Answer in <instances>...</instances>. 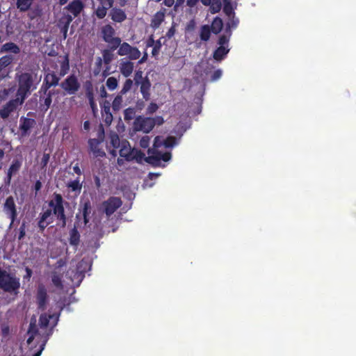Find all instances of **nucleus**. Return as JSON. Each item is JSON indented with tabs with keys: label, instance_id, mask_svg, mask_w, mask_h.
<instances>
[{
	"label": "nucleus",
	"instance_id": "e2e57ef3",
	"mask_svg": "<svg viewBox=\"0 0 356 356\" xmlns=\"http://www.w3.org/2000/svg\"><path fill=\"white\" fill-rule=\"evenodd\" d=\"M133 85V81L130 79L126 80L122 89H131Z\"/></svg>",
	"mask_w": 356,
	"mask_h": 356
},
{
	"label": "nucleus",
	"instance_id": "ea45409f",
	"mask_svg": "<svg viewBox=\"0 0 356 356\" xmlns=\"http://www.w3.org/2000/svg\"><path fill=\"white\" fill-rule=\"evenodd\" d=\"M102 57H97L96 58L95 66L93 68V74L97 76L101 74L102 70Z\"/></svg>",
	"mask_w": 356,
	"mask_h": 356
},
{
	"label": "nucleus",
	"instance_id": "3c124183",
	"mask_svg": "<svg viewBox=\"0 0 356 356\" xmlns=\"http://www.w3.org/2000/svg\"><path fill=\"white\" fill-rule=\"evenodd\" d=\"M50 159L49 154L44 153L42 155V158L40 161V168L42 170H44L46 168Z\"/></svg>",
	"mask_w": 356,
	"mask_h": 356
},
{
	"label": "nucleus",
	"instance_id": "f704fd0d",
	"mask_svg": "<svg viewBox=\"0 0 356 356\" xmlns=\"http://www.w3.org/2000/svg\"><path fill=\"white\" fill-rule=\"evenodd\" d=\"M110 145L115 149L119 148L122 145V140L115 132H111L109 135Z\"/></svg>",
	"mask_w": 356,
	"mask_h": 356
},
{
	"label": "nucleus",
	"instance_id": "a19ab883",
	"mask_svg": "<svg viewBox=\"0 0 356 356\" xmlns=\"http://www.w3.org/2000/svg\"><path fill=\"white\" fill-rule=\"evenodd\" d=\"M238 24V19L235 18L234 16H232L229 18L228 22L227 23L226 32L229 33V35H231V29L236 28Z\"/></svg>",
	"mask_w": 356,
	"mask_h": 356
},
{
	"label": "nucleus",
	"instance_id": "4d7b16f0",
	"mask_svg": "<svg viewBox=\"0 0 356 356\" xmlns=\"http://www.w3.org/2000/svg\"><path fill=\"white\" fill-rule=\"evenodd\" d=\"M101 5H105L110 8L113 6L115 0H97Z\"/></svg>",
	"mask_w": 356,
	"mask_h": 356
},
{
	"label": "nucleus",
	"instance_id": "aec40b11",
	"mask_svg": "<svg viewBox=\"0 0 356 356\" xmlns=\"http://www.w3.org/2000/svg\"><path fill=\"white\" fill-rule=\"evenodd\" d=\"M60 80V77L58 76L54 72L47 73L45 75L43 86L41 89H49L50 87L56 86Z\"/></svg>",
	"mask_w": 356,
	"mask_h": 356
},
{
	"label": "nucleus",
	"instance_id": "72a5a7b5",
	"mask_svg": "<svg viewBox=\"0 0 356 356\" xmlns=\"http://www.w3.org/2000/svg\"><path fill=\"white\" fill-rule=\"evenodd\" d=\"M211 31L209 25L202 26L200 32V37L201 40L204 42L208 41L211 37Z\"/></svg>",
	"mask_w": 356,
	"mask_h": 356
},
{
	"label": "nucleus",
	"instance_id": "13d9d810",
	"mask_svg": "<svg viewBox=\"0 0 356 356\" xmlns=\"http://www.w3.org/2000/svg\"><path fill=\"white\" fill-rule=\"evenodd\" d=\"M224 12L226 15L228 16H230L231 15L234 14L232 8L230 4H226L224 7Z\"/></svg>",
	"mask_w": 356,
	"mask_h": 356
},
{
	"label": "nucleus",
	"instance_id": "bf43d9fd",
	"mask_svg": "<svg viewBox=\"0 0 356 356\" xmlns=\"http://www.w3.org/2000/svg\"><path fill=\"white\" fill-rule=\"evenodd\" d=\"M25 271H26V275H24V279L29 280L30 278L31 277L32 275H33V271L29 267H26L25 268Z\"/></svg>",
	"mask_w": 356,
	"mask_h": 356
},
{
	"label": "nucleus",
	"instance_id": "0e129e2a",
	"mask_svg": "<svg viewBox=\"0 0 356 356\" xmlns=\"http://www.w3.org/2000/svg\"><path fill=\"white\" fill-rule=\"evenodd\" d=\"M161 47V43L159 41L157 42V44H156L152 51L153 56H156L158 54L159 49Z\"/></svg>",
	"mask_w": 356,
	"mask_h": 356
},
{
	"label": "nucleus",
	"instance_id": "f257e3e1",
	"mask_svg": "<svg viewBox=\"0 0 356 356\" xmlns=\"http://www.w3.org/2000/svg\"><path fill=\"white\" fill-rule=\"evenodd\" d=\"M65 204L66 202L62 195L54 193L52 198L48 201L49 209L39 214L38 227L40 232H43L47 227L54 222V217L58 222V225L65 227L67 225V218L65 214Z\"/></svg>",
	"mask_w": 356,
	"mask_h": 356
},
{
	"label": "nucleus",
	"instance_id": "052dcab7",
	"mask_svg": "<svg viewBox=\"0 0 356 356\" xmlns=\"http://www.w3.org/2000/svg\"><path fill=\"white\" fill-rule=\"evenodd\" d=\"M110 70H111V66H106V65L105 69L104 70H102V72H101L102 76L103 78L107 77L110 74V73H111Z\"/></svg>",
	"mask_w": 356,
	"mask_h": 356
},
{
	"label": "nucleus",
	"instance_id": "8fccbe9b",
	"mask_svg": "<svg viewBox=\"0 0 356 356\" xmlns=\"http://www.w3.org/2000/svg\"><path fill=\"white\" fill-rule=\"evenodd\" d=\"M229 35L227 36L226 35H222L219 37L218 44L220 47L225 46L228 47V42L229 40Z\"/></svg>",
	"mask_w": 356,
	"mask_h": 356
},
{
	"label": "nucleus",
	"instance_id": "1a4fd4ad",
	"mask_svg": "<svg viewBox=\"0 0 356 356\" xmlns=\"http://www.w3.org/2000/svg\"><path fill=\"white\" fill-rule=\"evenodd\" d=\"M118 48V54L120 56H127L129 60H137L141 56L140 50L136 47H133L126 42H121Z\"/></svg>",
	"mask_w": 356,
	"mask_h": 356
},
{
	"label": "nucleus",
	"instance_id": "9d476101",
	"mask_svg": "<svg viewBox=\"0 0 356 356\" xmlns=\"http://www.w3.org/2000/svg\"><path fill=\"white\" fill-rule=\"evenodd\" d=\"M35 298L38 309L41 311H44L47 309L49 302V296L47 295V290L44 284H40L38 285Z\"/></svg>",
	"mask_w": 356,
	"mask_h": 356
},
{
	"label": "nucleus",
	"instance_id": "c9c22d12",
	"mask_svg": "<svg viewBox=\"0 0 356 356\" xmlns=\"http://www.w3.org/2000/svg\"><path fill=\"white\" fill-rule=\"evenodd\" d=\"M109 8H111L107 6L99 4L95 11V15L99 19H104L106 16L107 10Z\"/></svg>",
	"mask_w": 356,
	"mask_h": 356
},
{
	"label": "nucleus",
	"instance_id": "69168bd1",
	"mask_svg": "<svg viewBox=\"0 0 356 356\" xmlns=\"http://www.w3.org/2000/svg\"><path fill=\"white\" fill-rule=\"evenodd\" d=\"M175 33V29L174 26H172L166 33V37L168 38H171L172 36H174Z\"/></svg>",
	"mask_w": 356,
	"mask_h": 356
},
{
	"label": "nucleus",
	"instance_id": "7ed1b4c3",
	"mask_svg": "<svg viewBox=\"0 0 356 356\" xmlns=\"http://www.w3.org/2000/svg\"><path fill=\"white\" fill-rule=\"evenodd\" d=\"M19 288V278L0 268V289L6 293L17 295Z\"/></svg>",
	"mask_w": 356,
	"mask_h": 356
},
{
	"label": "nucleus",
	"instance_id": "0eeeda50",
	"mask_svg": "<svg viewBox=\"0 0 356 356\" xmlns=\"http://www.w3.org/2000/svg\"><path fill=\"white\" fill-rule=\"evenodd\" d=\"M101 33L103 40L109 44L112 49H117L122 40L119 37H115V31L111 24H106L102 27Z\"/></svg>",
	"mask_w": 356,
	"mask_h": 356
},
{
	"label": "nucleus",
	"instance_id": "c85d7f7f",
	"mask_svg": "<svg viewBox=\"0 0 356 356\" xmlns=\"http://www.w3.org/2000/svg\"><path fill=\"white\" fill-rule=\"evenodd\" d=\"M115 49H112L111 47L109 49H104L102 51V62L106 66H110L111 63L114 59V54L113 53Z\"/></svg>",
	"mask_w": 356,
	"mask_h": 356
},
{
	"label": "nucleus",
	"instance_id": "20e7f679",
	"mask_svg": "<svg viewBox=\"0 0 356 356\" xmlns=\"http://www.w3.org/2000/svg\"><path fill=\"white\" fill-rule=\"evenodd\" d=\"M15 79L18 82V89H35L41 80L33 70L19 72L16 74Z\"/></svg>",
	"mask_w": 356,
	"mask_h": 356
},
{
	"label": "nucleus",
	"instance_id": "f3484780",
	"mask_svg": "<svg viewBox=\"0 0 356 356\" xmlns=\"http://www.w3.org/2000/svg\"><path fill=\"white\" fill-rule=\"evenodd\" d=\"M134 63H132L131 61V60H129L126 58L121 59L120 65H119V69H120V73L124 77L129 76L132 74V72L134 71Z\"/></svg>",
	"mask_w": 356,
	"mask_h": 356
},
{
	"label": "nucleus",
	"instance_id": "393cba45",
	"mask_svg": "<svg viewBox=\"0 0 356 356\" xmlns=\"http://www.w3.org/2000/svg\"><path fill=\"white\" fill-rule=\"evenodd\" d=\"M66 186L69 189V192L74 193V196L77 197L81 192L82 183L80 182L79 178L77 177L76 179L69 181Z\"/></svg>",
	"mask_w": 356,
	"mask_h": 356
},
{
	"label": "nucleus",
	"instance_id": "b1692460",
	"mask_svg": "<svg viewBox=\"0 0 356 356\" xmlns=\"http://www.w3.org/2000/svg\"><path fill=\"white\" fill-rule=\"evenodd\" d=\"M22 161L14 159L7 172V182L10 184L12 177L15 175L21 168Z\"/></svg>",
	"mask_w": 356,
	"mask_h": 356
},
{
	"label": "nucleus",
	"instance_id": "680f3d73",
	"mask_svg": "<svg viewBox=\"0 0 356 356\" xmlns=\"http://www.w3.org/2000/svg\"><path fill=\"white\" fill-rule=\"evenodd\" d=\"M203 95H204V91H203L202 92H200V93L199 94V96H200V97L197 98V102H196V103H197V104H200V106H199L198 111H197V114H199V113H200V112H201V109H202V96H203Z\"/></svg>",
	"mask_w": 356,
	"mask_h": 356
},
{
	"label": "nucleus",
	"instance_id": "f8f14e48",
	"mask_svg": "<svg viewBox=\"0 0 356 356\" xmlns=\"http://www.w3.org/2000/svg\"><path fill=\"white\" fill-rule=\"evenodd\" d=\"M23 102L24 97L21 100L19 98L10 100L0 109V116L3 119L8 118L10 114L15 111L19 105L22 104Z\"/></svg>",
	"mask_w": 356,
	"mask_h": 356
},
{
	"label": "nucleus",
	"instance_id": "c756f323",
	"mask_svg": "<svg viewBox=\"0 0 356 356\" xmlns=\"http://www.w3.org/2000/svg\"><path fill=\"white\" fill-rule=\"evenodd\" d=\"M60 63V71L59 75L60 76H65L70 70V63H69V58L67 55L64 56L60 60H58Z\"/></svg>",
	"mask_w": 356,
	"mask_h": 356
},
{
	"label": "nucleus",
	"instance_id": "c03bdc74",
	"mask_svg": "<svg viewBox=\"0 0 356 356\" xmlns=\"http://www.w3.org/2000/svg\"><path fill=\"white\" fill-rule=\"evenodd\" d=\"M87 97L89 99V103L94 114L97 112V107L93 99V90H87Z\"/></svg>",
	"mask_w": 356,
	"mask_h": 356
},
{
	"label": "nucleus",
	"instance_id": "49530a36",
	"mask_svg": "<svg viewBox=\"0 0 356 356\" xmlns=\"http://www.w3.org/2000/svg\"><path fill=\"white\" fill-rule=\"evenodd\" d=\"M136 111L133 108H127L124 111V118L125 120H130L134 118Z\"/></svg>",
	"mask_w": 356,
	"mask_h": 356
},
{
	"label": "nucleus",
	"instance_id": "6e6552de",
	"mask_svg": "<svg viewBox=\"0 0 356 356\" xmlns=\"http://www.w3.org/2000/svg\"><path fill=\"white\" fill-rule=\"evenodd\" d=\"M3 211L6 216L10 220L9 227H11L17 220L18 216L17 206L13 196H9L6 199L3 204Z\"/></svg>",
	"mask_w": 356,
	"mask_h": 356
},
{
	"label": "nucleus",
	"instance_id": "4468645a",
	"mask_svg": "<svg viewBox=\"0 0 356 356\" xmlns=\"http://www.w3.org/2000/svg\"><path fill=\"white\" fill-rule=\"evenodd\" d=\"M103 121L106 125H110L113 121V115L111 112V103L106 99L99 102Z\"/></svg>",
	"mask_w": 356,
	"mask_h": 356
},
{
	"label": "nucleus",
	"instance_id": "39448f33",
	"mask_svg": "<svg viewBox=\"0 0 356 356\" xmlns=\"http://www.w3.org/2000/svg\"><path fill=\"white\" fill-rule=\"evenodd\" d=\"M163 122L164 120L161 116L149 118L139 115L134 120V129L147 134L154 129L155 125H161Z\"/></svg>",
	"mask_w": 356,
	"mask_h": 356
},
{
	"label": "nucleus",
	"instance_id": "5fc2aeb1",
	"mask_svg": "<svg viewBox=\"0 0 356 356\" xmlns=\"http://www.w3.org/2000/svg\"><path fill=\"white\" fill-rule=\"evenodd\" d=\"M158 106L155 103H151L147 108V113L148 114H152L155 113L158 109Z\"/></svg>",
	"mask_w": 356,
	"mask_h": 356
},
{
	"label": "nucleus",
	"instance_id": "6e6d98bb",
	"mask_svg": "<svg viewBox=\"0 0 356 356\" xmlns=\"http://www.w3.org/2000/svg\"><path fill=\"white\" fill-rule=\"evenodd\" d=\"M222 76V71L220 70H217L214 71L213 73L211 80L212 81H217Z\"/></svg>",
	"mask_w": 356,
	"mask_h": 356
},
{
	"label": "nucleus",
	"instance_id": "423d86ee",
	"mask_svg": "<svg viewBox=\"0 0 356 356\" xmlns=\"http://www.w3.org/2000/svg\"><path fill=\"white\" fill-rule=\"evenodd\" d=\"M119 148L120 156L124 158L127 161L136 160L140 162L145 156V154L140 150L131 149L129 141L127 140H122V145Z\"/></svg>",
	"mask_w": 356,
	"mask_h": 356
},
{
	"label": "nucleus",
	"instance_id": "e433bc0d",
	"mask_svg": "<svg viewBox=\"0 0 356 356\" xmlns=\"http://www.w3.org/2000/svg\"><path fill=\"white\" fill-rule=\"evenodd\" d=\"M209 6L211 13L216 14L221 10L222 3L220 0H211V3Z\"/></svg>",
	"mask_w": 356,
	"mask_h": 356
},
{
	"label": "nucleus",
	"instance_id": "58836bf2",
	"mask_svg": "<svg viewBox=\"0 0 356 356\" xmlns=\"http://www.w3.org/2000/svg\"><path fill=\"white\" fill-rule=\"evenodd\" d=\"M52 317L51 315H47V314H42L39 318V325L40 328H46L49 323L50 318Z\"/></svg>",
	"mask_w": 356,
	"mask_h": 356
},
{
	"label": "nucleus",
	"instance_id": "a211bd4d",
	"mask_svg": "<svg viewBox=\"0 0 356 356\" xmlns=\"http://www.w3.org/2000/svg\"><path fill=\"white\" fill-rule=\"evenodd\" d=\"M80 210L83 218L84 225H86L90 221V215L91 213L92 207L90 200L86 199L81 202Z\"/></svg>",
	"mask_w": 356,
	"mask_h": 356
},
{
	"label": "nucleus",
	"instance_id": "bb28decb",
	"mask_svg": "<svg viewBox=\"0 0 356 356\" xmlns=\"http://www.w3.org/2000/svg\"><path fill=\"white\" fill-rule=\"evenodd\" d=\"M229 51V49L227 47L222 46L218 47L213 53V58L215 60L220 62L224 60L227 54Z\"/></svg>",
	"mask_w": 356,
	"mask_h": 356
},
{
	"label": "nucleus",
	"instance_id": "864d4df0",
	"mask_svg": "<svg viewBox=\"0 0 356 356\" xmlns=\"http://www.w3.org/2000/svg\"><path fill=\"white\" fill-rule=\"evenodd\" d=\"M196 23L194 19L190 20L186 26V32H192L195 30Z\"/></svg>",
	"mask_w": 356,
	"mask_h": 356
},
{
	"label": "nucleus",
	"instance_id": "a18cd8bd",
	"mask_svg": "<svg viewBox=\"0 0 356 356\" xmlns=\"http://www.w3.org/2000/svg\"><path fill=\"white\" fill-rule=\"evenodd\" d=\"M118 81L115 77H108L106 82V86L108 89H115L118 87Z\"/></svg>",
	"mask_w": 356,
	"mask_h": 356
},
{
	"label": "nucleus",
	"instance_id": "603ef678",
	"mask_svg": "<svg viewBox=\"0 0 356 356\" xmlns=\"http://www.w3.org/2000/svg\"><path fill=\"white\" fill-rule=\"evenodd\" d=\"M150 138L147 136H143L139 141V145L142 148H147L149 145Z\"/></svg>",
	"mask_w": 356,
	"mask_h": 356
},
{
	"label": "nucleus",
	"instance_id": "2eb2a0df",
	"mask_svg": "<svg viewBox=\"0 0 356 356\" xmlns=\"http://www.w3.org/2000/svg\"><path fill=\"white\" fill-rule=\"evenodd\" d=\"M19 124V130L21 131V136L25 137L30 134V130L36 124L34 119L21 117Z\"/></svg>",
	"mask_w": 356,
	"mask_h": 356
},
{
	"label": "nucleus",
	"instance_id": "5701e85b",
	"mask_svg": "<svg viewBox=\"0 0 356 356\" xmlns=\"http://www.w3.org/2000/svg\"><path fill=\"white\" fill-rule=\"evenodd\" d=\"M135 85L138 87L140 86V89H149L150 86L149 81L143 76V72L137 71L134 75Z\"/></svg>",
	"mask_w": 356,
	"mask_h": 356
},
{
	"label": "nucleus",
	"instance_id": "ddd939ff",
	"mask_svg": "<svg viewBox=\"0 0 356 356\" xmlns=\"http://www.w3.org/2000/svg\"><path fill=\"white\" fill-rule=\"evenodd\" d=\"M171 153L170 152H156L154 155H149L146 159L145 161L152 164L154 166H159L160 165L161 161H163L167 162L171 159Z\"/></svg>",
	"mask_w": 356,
	"mask_h": 356
},
{
	"label": "nucleus",
	"instance_id": "412c9836",
	"mask_svg": "<svg viewBox=\"0 0 356 356\" xmlns=\"http://www.w3.org/2000/svg\"><path fill=\"white\" fill-rule=\"evenodd\" d=\"M39 334L38 329L36 325V318L35 317H32L30 321L29 327L27 331V334L29 335V338L27 339V343L31 344L35 337Z\"/></svg>",
	"mask_w": 356,
	"mask_h": 356
},
{
	"label": "nucleus",
	"instance_id": "cd10ccee",
	"mask_svg": "<svg viewBox=\"0 0 356 356\" xmlns=\"http://www.w3.org/2000/svg\"><path fill=\"white\" fill-rule=\"evenodd\" d=\"M1 51L10 52L14 54H18L20 53V48L15 43L13 42H9L2 45Z\"/></svg>",
	"mask_w": 356,
	"mask_h": 356
},
{
	"label": "nucleus",
	"instance_id": "338daca9",
	"mask_svg": "<svg viewBox=\"0 0 356 356\" xmlns=\"http://www.w3.org/2000/svg\"><path fill=\"white\" fill-rule=\"evenodd\" d=\"M42 183L40 180H37L34 184V189L35 191V193L37 194V193L40 191L41 188H42Z\"/></svg>",
	"mask_w": 356,
	"mask_h": 356
},
{
	"label": "nucleus",
	"instance_id": "7c9ffc66",
	"mask_svg": "<svg viewBox=\"0 0 356 356\" xmlns=\"http://www.w3.org/2000/svg\"><path fill=\"white\" fill-rule=\"evenodd\" d=\"M165 18L164 13L162 12H157L151 20V26L154 29H157L163 22Z\"/></svg>",
	"mask_w": 356,
	"mask_h": 356
},
{
	"label": "nucleus",
	"instance_id": "2f4dec72",
	"mask_svg": "<svg viewBox=\"0 0 356 356\" xmlns=\"http://www.w3.org/2000/svg\"><path fill=\"white\" fill-rule=\"evenodd\" d=\"M222 26V20L220 17H216L212 21L210 29L213 33L218 34L221 31Z\"/></svg>",
	"mask_w": 356,
	"mask_h": 356
},
{
	"label": "nucleus",
	"instance_id": "a878e982",
	"mask_svg": "<svg viewBox=\"0 0 356 356\" xmlns=\"http://www.w3.org/2000/svg\"><path fill=\"white\" fill-rule=\"evenodd\" d=\"M69 234V243L76 250L80 243L81 235L75 226L70 231Z\"/></svg>",
	"mask_w": 356,
	"mask_h": 356
},
{
	"label": "nucleus",
	"instance_id": "f03ea898",
	"mask_svg": "<svg viewBox=\"0 0 356 356\" xmlns=\"http://www.w3.org/2000/svg\"><path fill=\"white\" fill-rule=\"evenodd\" d=\"M83 8L84 4L81 0H73L63 8L58 26L65 36L73 19L78 17Z\"/></svg>",
	"mask_w": 356,
	"mask_h": 356
},
{
	"label": "nucleus",
	"instance_id": "9b49d317",
	"mask_svg": "<svg viewBox=\"0 0 356 356\" xmlns=\"http://www.w3.org/2000/svg\"><path fill=\"white\" fill-rule=\"evenodd\" d=\"M122 204V202L120 197H110L107 200L103 202L102 206L104 211L107 217H110L115 211L119 209Z\"/></svg>",
	"mask_w": 356,
	"mask_h": 356
},
{
	"label": "nucleus",
	"instance_id": "37998d69",
	"mask_svg": "<svg viewBox=\"0 0 356 356\" xmlns=\"http://www.w3.org/2000/svg\"><path fill=\"white\" fill-rule=\"evenodd\" d=\"M122 95H118L115 97V99L113 101V103H112L113 109L115 111H119L122 107Z\"/></svg>",
	"mask_w": 356,
	"mask_h": 356
},
{
	"label": "nucleus",
	"instance_id": "6ab92c4d",
	"mask_svg": "<svg viewBox=\"0 0 356 356\" xmlns=\"http://www.w3.org/2000/svg\"><path fill=\"white\" fill-rule=\"evenodd\" d=\"M90 151L95 157H104L106 156L104 151L99 147L100 141L96 138H91L88 140Z\"/></svg>",
	"mask_w": 356,
	"mask_h": 356
},
{
	"label": "nucleus",
	"instance_id": "79ce46f5",
	"mask_svg": "<svg viewBox=\"0 0 356 356\" xmlns=\"http://www.w3.org/2000/svg\"><path fill=\"white\" fill-rule=\"evenodd\" d=\"M44 92V95H47L44 99V103L41 104L42 106H45V110H47L51 104V90H40V92Z\"/></svg>",
	"mask_w": 356,
	"mask_h": 356
},
{
	"label": "nucleus",
	"instance_id": "774afa93",
	"mask_svg": "<svg viewBox=\"0 0 356 356\" xmlns=\"http://www.w3.org/2000/svg\"><path fill=\"white\" fill-rule=\"evenodd\" d=\"M73 170L78 175H81L82 174V171L79 168V163H76V165L73 167Z\"/></svg>",
	"mask_w": 356,
	"mask_h": 356
},
{
	"label": "nucleus",
	"instance_id": "dca6fc26",
	"mask_svg": "<svg viewBox=\"0 0 356 356\" xmlns=\"http://www.w3.org/2000/svg\"><path fill=\"white\" fill-rule=\"evenodd\" d=\"M111 19L116 23H122L127 19L126 13L121 8L112 7L109 13Z\"/></svg>",
	"mask_w": 356,
	"mask_h": 356
},
{
	"label": "nucleus",
	"instance_id": "de8ad7c7",
	"mask_svg": "<svg viewBox=\"0 0 356 356\" xmlns=\"http://www.w3.org/2000/svg\"><path fill=\"white\" fill-rule=\"evenodd\" d=\"M176 144V138L174 136H168L163 142V145L166 148L172 147Z\"/></svg>",
	"mask_w": 356,
	"mask_h": 356
},
{
	"label": "nucleus",
	"instance_id": "4be33fe9",
	"mask_svg": "<svg viewBox=\"0 0 356 356\" xmlns=\"http://www.w3.org/2000/svg\"><path fill=\"white\" fill-rule=\"evenodd\" d=\"M61 87L63 89H79L80 83L76 76L71 74L62 83Z\"/></svg>",
	"mask_w": 356,
	"mask_h": 356
},
{
	"label": "nucleus",
	"instance_id": "473e14b6",
	"mask_svg": "<svg viewBox=\"0 0 356 356\" xmlns=\"http://www.w3.org/2000/svg\"><path fill=\"white\" fill-rule=\"evenodd\" d=\"M33 0H17L16 6L20 12H26L31 8Z\"/></svg>",
	"mask_w": 356,
	"mask_h": 356
},
{
	"label": "nucleus",
	"instance_id": "09e8293b",
	"mask_svg": "<svg viewBox=\"0 0 356 356\" xmlns=\"http://www.w3.org/2000/svg\"><path fill=\"white\" fill-rule=\"evenodd\" d=\"M26 222L23 221L20 225V227L18 229V234H17V239L19 241H21L23 239L26 235Z\"/></svg>",
	"mask_w": 356,
	"mask_h": 356
},
{
	"label": "nucleus",
	"instance_id": "4c0bfd02",
	"mask_svg": "<svg viewBox=\"0 0 356 356\" xmlns=\"http://www.w3.org/2000/svg\"><path fill=\"white\" fill-rule=\"evenodd\" d=\"M51 282L56 288L63 289V285L60 275H58L56 272L53 273L51 275Z\"/></svg>",
	"mask_w": 356,
	"mask_h": 356
}]
</instances>
